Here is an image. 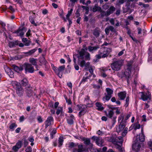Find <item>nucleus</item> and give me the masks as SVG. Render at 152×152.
I'll return each mask as SVG.
<instances>
[{
	"instance_id": "1",
	"label": "nucleus",
	"mask_w": 152,
	"mask_h": 152,
	"mask_svg": "<svg viewBox=\"0 0 152 152\" xmlns=\"http://www.w3.org/2000/svg\"><path fill=\"white\" fill-rule=\"evenodd\" d=\"M123 61L121 60H118L113 62L111 64V67L113 70L118 71L121 69L123 64Z\"/></svg>"
},
{
	"instance_id": "2",
	"label": "nucleus",
	"mask_w": 152,
	"mask_h": 152,
	"mask_svg": "<svg viewBox=\"0 0 152 152\" xmlns=\"http://www.w3.org/2000/svg\"><path fill=\"white\" fill-rule=\"evenodd\" d=\"M23 66L24 69L26 73H33L34 71V67L30 64L25 63L23 65Z\"/></svg>"
},
{
	"instance_id": "3",
	"label": "nucleus",
	"mask_w": 152,
	"mask_h": 152,
	"mask_svg": "<svg viewBox=\"0 0 152 152\" xmlns=\"http://www.w3.org/2000/svg\"><path fill=\"white\" fill-rule=\"evenodd\" d=\"M141 143L140 142L138 139L136 138L134 139L132 145V148L133 150L136 152H138L140 150V148Z\"/></svg>"
},
{
	"instance_id": "4",
	"label": "nucleus",
	"mask_w": 152,
	"mask_h": 152,
	"mask_svg": "<svg viewBox=\"0 0 152 152\" xmlns=\"http://www.w3.org/2000/svg\"><path fill=\"white\" fill-rule=\"evenodd\" d=\"M128 67L127 69H126L125 72H124V77L127 79V81L128 82L129 79L131 75V69L132 66L131 64L128 65Z\"/></svg>"
},
{
	"instance_id": "5",
	"label": "nucleus",
	"mask_w": 152,
	"mask_h": 152,
	"mask_svg": "<svg viewBox=\"0 0 152 152\" xmlns=\"http://www.w3.org/2000/svg\"><path fill=\"white\" fill-rule=\"evenodd\" d=\"M101 50H102L103 51L102 53H100L102 55V58L107 57L110 52L111 51L110 48L105 47H104V48H102Z\"/></svg>"
},
{
	"instance_id": "6",
	"label": "nucleus",
	"mask_w": 152,
	"mask_h": 152,
	"mask_svg": "<svg viewBox=\"0 0 152 152\" xmlns=\"http://www.w3.org/2000/svg\"><path fill=\"white\" fill-rule=\"evenodd\" d=\"M15 84L16 86V92L17 94L19 96H22L23 93V90L20 85L19 83L17 82Z\"/></svg>"
},
{
	"instance_id": "7",
	"label": "nucleus",
	"mask_w": 152,
	"mask_h": 152,
	"mask_svg": "<svg viewBox=\"0 0 152 152\" xmlns=\"http://www.w3.org/2000/svg\"><path fill=\"white\" fill-rule=\"evenodd\" d=\"M72 152H88L85 148L84 147L82 144H80L78 146V148H74Z\"/></svg>"
},
{
	"instance_id": "8",
	"label": "nucleus",
	"mask_w": 152,
	"mask_h": 152,
	"mask_svg": "<svg viewBox=\"0 0 152 152\" xmlns=\"http://www.w3.org/2000/svg\"><path fill=\"white\" fill-rule=\"evenodd\" d=\"M85 51L84 49H82L79 52V54H75L76 56L78 58L79 61H80V59L83 60L84 59V56Z\"/></svg>"
},
{
	"instance_id": "9",
	"label": "nucleus",
	"mask_w": 152,
	"mask_h": 152,
	"mask_svg": "<svg viewBox=\"0 0 152 152\" xmlns=\"http://www.w3.org/2000/svg\"><path fill=\"white\" fill-rule=\"evenodd\" d=\"M53 122V118L52 116H49L45 122V128L46 129L48 126H51Z\"/></svg>"
},
{
	"instance_id": "10",
	"label": "nucleus",
	"mask_w": 152,
	"mask_h": 152,
	"mask_svg": "<svg viewBox=\"0 0 152 152\" xmlns=\"http://www.w3.org/2000/svg\"><path fill=\"white\" fill-rule=\"evenodd\" d=\"M107 140L110 142H111L114 144H117L118 140L115 135H112L107 138Z\"/></svg>"
},
{
	"instance_id": "11",
	"label": "nucleus",
	"mask_w": 152,
	"mask_h": 152,
	"mask_svg": "<svg viewBox=\"0 0 152 152\" xmlns=\"http://www.w3.org/2000/svg\"><path fill=\"white\" fill-rule=\"evenodd\" d=\"M141 98L143 101H146L150 98V93L147 91L145 93L142 92Z\"/></svg>"
},
{
	"instance_id": "12",
	"label": "nucleus",
	"mask_w": 152,
	"mask_h": 152,
	"mask_svg": "<svg viewBox=\"0 0 152 152\" xmlns=\"http://www.w3.org/2000/svg\"><path fill=\"white\" fill-rule=\"evenodd\" d=\"M78 63L81 67H83L85 66L86 68L89 67L90 64L89 62H88L86 63L84 59L83 60L80 59V61H79L78 60Z\"/></svg>"
},
{
	"instance_id": "13",
	"label": "nucleus",
	"mask_w": 152,
	"mask_h": 152,
	"mask_svg": "<svg viewBox=\"0 0 152 152\" xmlns=\"http://www.w3.org/2000/svg\"><path fill=\"white\" fill-rule=\"evenodd\" d=\"M110 31L114 33H115L116 32V30L113 26H109L105 28V31L106 34L108 35L109 34Z\"/></svg>"
},
{
	"instance_id": "14",
	"label": "nucleus",
	"mask_w": 152,
	"mask_h": 152,
	"mask_svg": "<svg viewBox=\"0 0 152 152\" xmlns=\"http://www.w3.org/2000/svg\"><path fill=\"white\" fill-rule=\"evenodd\" d=\"M92 106L91 104H87V105H82V104H78L77 105V107H78L79 110H84L87 107H91Z\"/></svg>"
},
{
	"instance_id": "15",
	"label": "nucleus",
	"mask_w": 152,
	"mask_h": 152,
	"mask_svg": "<svg viewBox=\"0 0 152 152\" xmlns=\"http://www.w3.org/2000/svg\"><path fill=\"white\" fill-rule=\"evenodd\" d=\"M136 138H137L138 139L140 143L144 141L145 136L144 135L142 129L141 133L139 134V137H138V136H137L135 137L134 139H136Z\"/></svg>"
},
{
	"instance_id": "16",
	"label": "nucleus",
	"mask_w": 152,
	"mask_h": 152,
	"mask_svg": "<svg viewBox=\"0 0 152 152\" xmlns=\"http://www.w3.org/2000/svg\"><path fill=\"white\" fill-rule=\"evenodd\" d=\"M25 30L26 28L25 27H23L21 28H19L14 33L17 34V36H20L22 37L23 36L24 34V32L23 31Z\"/></svg>"
},
{
	"instance_id": "17",
	"label": "nucleus",
	"mask_w": 152,
	"mask_h": 152,
	"mask_svg": "<svg viewBox=\"0 0 152 152\" xmlns=\"http://www.w3.org/2000/svg\"><path fill=\"white\" fill-rule=\"evenodd\" d=\"M26 95L29 97H31L34 94V92L32 90L31 88L28 87L26 88Z\"/></svg>"
},
{
	"instance_id": "18",
	"label": "nucleus",
	"mask_w": 152,
	"mask_h": 152,
	"mask_svg": "<svg viewBox=\"0 0 152 152\" xmlns=\"http://www.w3.org/2000/svg\"><path fill=\"white\" fill-rule=\"evenodd\" d=\"M119 100H123L126 96V93L125 91H121L118 94Z\"/></svg>"
},
{
	"instance_id": "19",
	"label": "nucleus",
	"mask_w": 152,
	"mask_h": 152,
	"mask_svg": "<svg viewBox=\"0 0 152 152\" xmlns=\"http://www.w3.org/2000/svg\"><path fill=\"white\" fill-rule=\"evenodd\" d=\"M126 121H121L119 124L118 128L117 129V131L120 132L122 130L125 126Z\"/></svg>"
},
{
	"instance_id": "20",
	"label": "nucleus",
	"mask_w": 152,
	"mask_h": 152,
	"mask_svg": "<svg viewBox=\"0 0 152 152\" xmlns=\"http://www.w3.org/2000/svg\"><path fill=\"white\" fill-rule=\"evenodd\" d=\"M12 67L15 71L18 72H19L20 71H22L23 69V65L19 67L16 65H12Z\"/></svg>"
},
{
	"instance_id": "21",
	"label": "nucleus",
	"mask_w": 152,
	"mask_h": 152,
	"mask_svg": "<svg viewBox=\"0 0 152 152\" xmlns=\"http://www.w3.org/2000/svg\"><path fill=\"white\" fill-rule=\"evenodd\" d=\"M101 31L98 28H96L94 29L93 31V34L97 38L99 36Z\"/></svg>"
},
{
	"instance_id": "22",
	"label": "nucleus",
	"mask_w": 152,
	"mask_h": 152,
	"mask_svg": "<svg viewBox=\"0 0 152 152\" xmlns=\"http://www.w3.org/2000/svg\"><path fill=\"white\" fill-rule=\"evenodd\" d=\"M75 117L72 115H70V117H68L67 119V121L68 123L70 125H72L73 124V119H74Z\"/></svg>"
},
{
	"instance_id": "23",
	"label": "nucleus",
	"mask_w": 152,
	"mask_h": 152,
	"mask_svg": "<svg viewBox=\"0 0 152 152\" xmlns=\"http://www.w3.org/2000/svg\"><path fill=\"white\" fill-rule=\"evenodd\" d=\"M36 61L37 59L33 58H31L29 59V62L31 63L30 64L32 65L35 66L36 68H37V70H38L37 67L38 66L37 65Z\"/></svg>"
},
{
	"instance_id": "24",
	"label": "nucleus",
	"mask_w": 152,
	"mask_h": 152,
	"mask_svg": "<svg viewBox=\"0 0 152 152\" xmlns=\"http://www.w3.org/2000/svg\"><path fill=\"white\" fill-rule=\"evenodd\" d=\"M51 66L52 67L53 70L54 71L55 73L60 78L62 77V74H59L58 73V69L55 66H54L53 64H52L51 65Z\"/></svg>"
},
{
	"instance_id": "25",
	"label": "nucleus",
	"mask_w": 152,
	"mask_h": 152,
	"mask_svg": "<svg viewBox=\"0 0 152 152\" xmlns=\"http://www.w3.org/2000/svg\"><path fill=\"white\" fill-rule=\"evenodd\" d=\"M82 140L84 142V144L86 145H90L91 146L92 145V144L91 143L90 140L89 138L83 137V138Z\"/></svg>"
},
{
	"instance_id": "26",
	"label": "nucleus",
	"mask_w": 152,
	"mask_h": 152,
	"mask_svg": "<svg viewBox=\"0 0 152 152\" xmlns=\"http://www.w3.org/2000/svg\"><path fill=\"white\" fill-rule=\"evenodd\" d=\"M19 44L18 40L14 42H10L9 43V46L10 48H12L15 46L18 45Z\"/></svg>"
},
{
	"instance_id": "27",
	"label": "nucleus",
	"mask_w": 152,
	"mask_h": 152,
	"mask_svg": "<svg viewBox=\"0 0 152 152\" xmlns=\"http://www.w3.org/2000/svg\"><path fill=\"white\" fill-rule=\"evenodd\" d=\"M115 8L113 6H111L107 11V14L109 15L112 14L115 10Z\"/></svg>"
},
{
	"instance_id": "28",
	"label": "nucleus",
	"mask_w": 152,
	"mask_h": 152,
	"mask_svg": "<svg viewBox=\"0 0 152 152\" xmlns=\"http://www.w3.org/2000/svg\"><path fill=\"white\" fill-rule=\"evenodd\" d=\"M101 8L98 6V5L96 4L92 9V11L93 12H95L96 11H99L101 10Z\"/></svg>"
},
{
	"instance_id": "29",
	"label": "nucleus",
	"mask_w": 152,
	"mask_h": 152,
	"mask_svg": "<svg viewBox=\"0 0 152 152\" xmlns=\"http://www.w3.org/2000/svg\"><path fill=\"white\" fill-rule=\"evenodd\" d=\"M99 48V45H97L94 47H92L91 46H89L88 47V50L91 52L93 50H96L98 49Z\"/></svg>"
},
{
	"instance_id": "30",
	"label": "nucleus",
	"mask_w": 152,
	"mask_h": 152,
	"mask_svg": "<svg viewBox=\"0 0 152 152\" xmlns=\"http://www.w3.org/2000/svg\"><path fill=\"white\" fill-rule=\"evenodd\" d=\"M99 12L101 13L100 15L101 18H103L104 16L107 17L109 16V15L107 14V11L106 12L104 11L102 9Z\"/></svg>"
},
{
	"instance_id": "31",
	"label": "nucleus",
	"mask_w": 152,
	"mask_h": 152,
	"mask_svg": "<svg viewBox=\"0 0 152 152\" xmlns=\"http://www.w3.org/2000/svg\"><path fill=\"white\" fill-rule=\"evenodd\" d=\"M96 105L98 110L101 111L104 109V107L102 106V104L101 103L97 102L96 103Z\"/></svg>"
},
{
	"instance_id": "32",
	"label": "nucleus",
	"mask_w": 152,
	"mask_h": 152,
	"mask_svg": "<svg viewBox=\"0 0 152 152\" xmlns=\"http://www.w3.org/2000/svg\"><path fill=\"white\" fill-rule=\"evenodd\" d=\"M105 113L107 116L110 118H112L114 113L113 110L109 111L108 113L107 112H105Z\"/></svg>"
},
{
	"instance_id": "33",
	"label": "nucleus",
	"mask_w": 152,
	"mask_h": 152,
	"mask_svg": "<svg viewBox=\"0 0 152 152\" xmlns=\"http://www.w3.org/2000/svg\"><path fill=\"white\" fill-rule=\"evenodd\" d=\"M27 83L28 81L27 79L26 78H24L20 81L19 84L23 86H26L27 85Z\"/></svg>"
},
{
	"instance_id": "34",
	"label": "nucleus",
	"mask_w": 152,
	"mask_h": 152,
	"mask_svg": "<svg viewBox=\"0 0 152 152\" xmlns=\"http://www.w3.org/2000/svg\"><path fill=\"white\" fill-rule=\"evenodd\" d=\"M96 144L100 146H102L103 142L102 141V139L101 138L99 137L97 141L96 142Z\"/></svg>"
},
{
	"instance_id": "35",
	"label": "nucleus",
	"mask_w": 152,
	"mask_h": 152,
	"mask_svg": "<svg viewBox=\"0 0 152 152\" xmlns=\"http://www.w3.org/2000/svg\"><path fill=\"white\" fill-rule=\"evenodd\" d=\"M64 141L63 138L62 137H60L58 138V143L59 147L61 146L62 145L63 142Z\"/></svg>"
},
{
	"instance_id": "36",
	"label": "nucleus",
	"mask_w": 152,
	"mask_h": 152,
	"mask_svg": "<svg viewBox=\"0 0 152 152\" xmlns=\"http://www.w3.org/2000/svg\"><path fill=\"white\" fill-rule=\"evenodd\" d=\"M65 65H63L60 66L58 68V73L59 74H62L60 72L63 71L65 69Z\"/></svg>"
},
{
	"instance_id": "37",
	"label": "nucleus",
	"mask_w": 152,
	"mask_h": 152,
	"mask_svg": "<svg viewBox=\"0 0 152 152\" xmlns=\"http://www.w3.org/2000/svg\"><path fill=\"white\" fill-rule=\"evenodd\" d=\"M106 90L107 92V95L112 96V95L113 93V91L112 90L109 88H106Z\"/></svg>"
},
{
	"instance_id": "38",
	"label": "nucleus",
	"mask_w": 152,
	"mask_h": 152,
	"mask_svg": "<svg viewBox=\"0 0 152 152\" xmlns=\"http://www.w3.org/2000/svg\"><path fill=\"white\" fill-rule=\"evenodd\" d=\"M117 75L118 76V77L121 79L123 77H124V72L121 71L120 72H118L117 73Z\"/></svg>"
},
{
	"instance_id": "39",
	"label": "nucleus",
	"mask_w": 152,
	"mask_h": 152,
	"mask_svg": "<svg viewBox=\"0 0 152 152\" xmlns=\"http://www.w3.org/2000/svg\"><path fill=\"white\" fill-rule=\"evenodd\" d=\"M37 49H34L31 50L29 51L28 52L26 53L28 55H31L34 53L36 50Z\"/></svg>"
},
{
	"instance_id": "40",
	"label": "nucleus",
	"mask_w": 152,
	"mask_h": 152,
	"mask_svg": "<svg viewBox=\"0 0 152 152\" xmlns=\"http://www.w3.org/2000/svg\"><path fill=\"white\" fill-rule=\"evenodd\" d=\"M29 20L31 23L35 26H37V25L35 23L34 19L32 17L30 16L29 18Z\"/></svg>"
},
{
	"instance_id": "41",
	"label": "nucleus",
	"mask_w": 152,
	"mask_h": 152,
	"mask_svg": "<svg viewBox=\"0 0 152 152\" xmlns=\"http://www.w3.org/2000/svg\"><path fill=\"white\" fill-rule=\"evenodd\" d=\"M39 62L40 63L43 64H46L47 63L45 59V58L44 57L41 58L40 59Z\"/></svg>"
},
{
	"instance_id": "42",
	"label": "nucleus",
	"mask_w": 152,
	"mask_h": 152,
	"mask_svg": "<svg viewBox=\"0 0 152 152\" xmlns=\"http://www.w3.org/2000/svg\"><path fill=\"white\" fill-rule=\"evenodd\" d=\"M79 145L78 144H76L73 142H71L69 143V147L70 148H72L74 147H76L77 146H78Z\"/></svg>"
},
{
	"instance_id": "43",
	"label": "nucleus",
	"mask_w": 152,
	"mask_h": 152,
	"mask_svg": "<svg viewBox=\"0 0 152 152\" xmlns=\"http://www.w3.org/2000/svg\"><path fill=\"white\" fill-rule=\"evenodd\" d=\"M112 96H110L107 94L106 95L105 97L103 98L104 100H106L107 101H108L110 98Z\"/></svg>"
},
{
	"instance_id": "44",
	"label": "nucleus",
	"mask_w": 152,
	"mask_h": 152,
	"mask_svg": "<svg viewBox=\"0 0 152 152\" xmlns=\"http://www.w3.org/2000/svg\"><path fill=\"white\" fill-rule=\"evenodd\" d=\"M128 128L126 127L125 128L124 131L122 133V135L123 137H125L127 133Z\"/></svg>"
},
{
	"instance_id": "45",
	"label": "nucleus",
	"mask_w": 152,
	"mask_h": 152,
	"mask_svg": "<svg viewBox=\"0 0 152 152\" xmlns=\"http://www.w3.org/2000/svg\"><path fill=\"white\" fill-rule=\"evenodd\" d=\"M86 56H85V59L87 60H89L90 59V54L88 52L86 53Z\"/></svg>"
},
{
	"instance_id": "46",
	"label": "nucleus",
	"mask_w": 152,
	"mask_h": 152,
	"mask_svg": "<svg viewBox=\"0 0 152 152\" xmlns=\"http://www.w3.org/2000/svg\"><path fill=\"white\" fill-rule=\"evenodd\" d=\"M129 96H127V97L126 98V104H125V106L126 107H127L128 106V105H129Z\"/></svg>"
},
{
	"instance_id": "47",
	"label": "nucleus",
	"mask_w": 152,
	"mask_h": 152,
	"mask_svg": "<svg viewBox=\"0 0 152 152\" xmlns=\"http://www.w3.org/2000/svg\"><path fill=\"white\" fill-rule=\"evenodd\" d=\"M22 143L21 141H19L16 143L15 145L18 148H20L21 147Z\"/></svg>"
},
{
	"instance_id": "48",
	"label": "nucleus",
	"mask_w": 152,
	"mask_h": 152,
	"mask_svg": "<svg viewBox=\"0 0 152 152\" xmlns=\"http://www.w3.org/2000/svg\"><path fill=\"white\" fill-rule=\"evenodd\" d=\"M117 139L118 140H119V141H118V143H120L122 144L123 142V140H122V137L121 136H120L117 138Z\"/></svg>"
},
{
	"instance_id": "49",
	"label": "nucleus",
	"mask_w": 152,
	"mask_h": 152,
	"mask_svg": "<svg viewBox=\"0 0 152 152\" xmlns=\"http://www.w3.org/2000/svg\"><path fill=\"white\" fill-rule=\"evenodd\" d=\"M121 120H122L121 121H125L124 120V115L123 114L121 115L118 118V121H119Z\"/></svg>"
},
{
	"instance_id": "50",
	"label": "nucleus",
	"mask_w": 152,
	"mask_h": 152,
	"mask_svg": "<svg viewBox=\"0 0 152 152\" xmlns=\"http://www.w3.org/2000/svg\"><path fill=\"white\" fill-rule=\"evenodd\" d=\"M134 129L135 130H136L137 129H139L140 127V124H135L133 126Z\"/></svg>"
},
{
	"instance_id": "51",
	"label": "nucleus",
	"mask_w": 152,
	"mask_h": 152,
	"mask_svg": "<svg viewBox=\"0 0 152 152\" xmlns=\"http://www.w3.org/2000/svg\"><path fill=\"white\" fill-rule=\"evenodd\" d=\"M17 125L15 123H12L10 126L9 127L10 129H12L15 127H16Z\"/></svg>"
},
{
	"instance_id": "52",
	"label": "nucleus",
	"mask_w": 152,
	"mask_h": 152,
	"mask_svg": "<svg viewBox=\"0 0 152 152\" xmlns=\"http://www.w3.org/2000/svg\"><path fill=\"white\" fill-rule=\"evenodd\" d=\"M62 107H58V109L57 110V111L56 112V113L57 115H59L61 112V111L62 110Z\"/></svg>"
},
{
	"instance_id": "53",
	"label": "nucleus",
	"mask_w": 152,
	"mask_h": 152,
	"mask_svg": "<svg viewBox=\"0 0 152 152\" xmlns=\"http://www.w3.org/2000/svg\"><path fill=\"white\" fill-rule=\"evenodd\" d=\"M32 151V148L30 146H28L25 150L26 152H30V151Z\"/></svg>"
},
{
	"instance_id": "54",
	"label": "nucleus",
	"mask_w": 152,
	"mask_h": 152,
	"mask_svg": "<svg viewBox=\"0 0 152 152\" xmlns=\"http://www.w3.org/2000/svg\"><path fill=\"white\" fill-rule=\"evenodd\" d=\"M86 113L84 110H81L79 113V116L80 117L82 115H84Z\"/></svg>"
},
{
	"instance_id": "55",
	"label": "nucleus",
	"mask_w": 152,
	"mask_h": 152,
	"mask_svg": "<svg viewBox=\"0 0 152 152\" xmlns=\"http://www.w3.org/2000/svg\"><path fill=\"white\" fill-rule=\"evenodd\" d=\"M18 147L16 145H15L12 147V149L15 152H17L18 151L19 149Z\"/></svg>"
},
{
	"instance_id": "56",
	"label": "nucleus",
	"mask_w": 152,
	"mask_h": 152,
	"mask_svg": "<svg viewBox=\"0 0 152 152\" xmlns=\"http://www.w3.org/2000/svg\"><path fill=\"white\" fill-rule=\"evenodd\" d=\"M96 58V60H97L98 59H99L102 57V55L101 54H99L95 56Z\"/></svg>"
},
{
	"instance_id": "57",
	"label": "nucleus",
	"mask_w": 152,
	"mask_h": 152,
	"mask_svg": "<svg viewBox=\"0 0 152 152\" xmlns=\"http://www.w3.org/2000/svg\"><path fill=\"white\" fill-rule=\"evenodd\" d=\"M118 107H114L113 108V110H116L115 113H116L117 114H120V112L119 111V110H118Z\"/></svg>"
},
{
	"instance_id": "58",
	"label": "nucleus",
	"mask_w": 152,
	"mask_h": 152,
	"mask_svg": "<svg viewBox=\"0 0 152 152\" xmlns=\"http://www.w3.org/2000/svg\"><path fill=\"white\" fill-rule=\"evenodd\" d=\"M116 117L115 116L113 117V120L112 121V126H113L115 124L116 122Z\"/></svg>"
},
{
	"instance_id": "59",
	"label": "nucleus",
	"mask_w": 152,
	"mask_h": 152,
	"mask_svg": "<svg viewBox=\"0 0 152 152\" xmlns=\"http://www.w3.org/2000/svg\"><path fill=\"white\" fill-rule=\"evenodd\" d=\"M37 119L39 122L41 123L42 122V119L40 116H38L37 118Z\"/></svg>"
},
{
	"instance_id": "60",
	"label": "nucleus",
	"mask_w": 152,
	"mask_h": 152,
	"mask_svg": "<svg viewBox=\"0 0 152 152\" xmlns=\"http://www.w3.org/2000/svg\"><path fill=\"white\" fill-rule=\"evenodd\" d=\"M117 148L118 149V150L120 151L121 152H122L123 151V150L122 149V148L121 146L118 145L117 147Z\"/></svg>"
},
{
	"instance_id": "61",
	"label": "nucleus",
	"mask_w": 152,
	"mask_h": 152,
	"mask_svg": "<svg viewBox=\"0 0 152 152\" xmlns=\"http://www.w3.org/2000/svg\"><path fill=\"white\" fill-rule=\"evenodd\" d=\"M89 79V77H83L82 81H81V82H86L87 80L88 79Z\"/></svg>"
},
{
	"instance_id": "62",
	"label": "nucleus",
	"mask_w": 152,
	"mask_h": 152,
	"mask_svg": "<svg viewBox=\"0 0 152 152\" xmlns=\"http://www.w3.org/2000/svg\"><path fill=\"white\" fill-rule=\"evenodd\" d=\"M28 140L31 142H32L34 141V139L33 138V137H29L28 138Z\"/></svg>"
},
{
	"instance_id": "63",
	"label": "nucleus",
	"mask_w": 152,
	"mask_h": 152,
	"mask_svg": "<svg viewBox=\"0 0 152 152\" xmlns=\"http://www.w3.org/2000/svg\"><path fill=\"white\" fill-rule=\"evenodd\" d=\"M124 50L121 51L120 52H119L118 54V56H120L121 55H122L124 53Z\"/></svg>"
},
{
	"instance_id": "64",
	"label": "nucleus",
	"mask_w": 152,
	"mask_h": 152,
	"mask_svg": "<svg viewBox=\"0 0 152 152\" xmlns=\"http://www.w3.org/2000/svg\"><path fill=\"white\" fill-rule=\"evenodd\" d=\"M148 145L152 151V142H148Z\"/></svg>"
}]
</instances>
